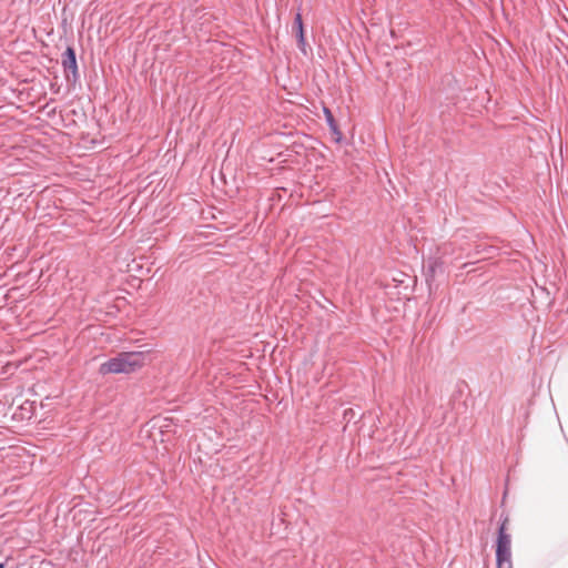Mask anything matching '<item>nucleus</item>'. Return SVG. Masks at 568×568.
Instances as JSON below:
<instances>
[{"label": "nucleus", "mask_w": 568, "mask_h": 568, "mask_svg": "<svg viewBox=\"0 0 568 568\" xmlns=\"http://www.w3.org/2000/svg\"><path fill=\"white\" fill-rule=\"evenodd\" d=\"M62 65H63L64 71L67 73L71 72L73 77H77V74H78V67H77L75 52L70 47L63 53Z\"/></svg>", "instance_id": "7ed1b4c3"}, {"label": "nucleus", "mask_w": 568, "mask_h": 568, "mask_svg": "<svg viewBox=\"0 0 568 568\" xmlns=\"http://www.w3.org/2000/svg\"><path fill=\"white\" fill-rule=\"evenodd\" d=\"M348 413H353L352 409L345 412V416L348 415V417H352V414Z\"/></svg>", "instance_id": "423d86ee"}, {"label": "nucleus", "mask_w": 568, "mask_h": 568, "mask_svg": "<svg viewBox=\"0 0 568 568\" xmlns=\"http://www.w3.org/2000/svg\"><path fill=\"white\" fill-rule=\"evenodd\" d=\"M509 518L505 516L499 525L496 540L497 568H513L511 535L508 532Z\"/></svg>", "instance_id": "f03ea898"}, {"label": "nucleus", "mask_w": 568, "mask_h": 568, "mask_svg": "<svg viewBox=\"0 0 568 568\" xmlns=\"http://www.w3.org/2000/svg\"><path fill=\"white\" fill-rule=\"evenodd\" d=\"M293 28L296 31L298 48L305 53L306 42H305L304 28H303V21H302L301 13H297L295 16Z\"/></svg>", "instance_id": "20e7f679"}, {"label": "nucleus", "mask_w": 568, "mask_h": 568, "mask_svg": "<svg viewBox=\"0 0 568 568\" xmlns=\"http://www.w3.org/2000/svg\"><path fill=\"white\" fill-rule=\"evenodd\" d=\"M0 568H4V565L0 562Z\"/></svg>", "instance_id": "6e6552de"}, {"label": "nucleus", "mask_w": 568, "mask_h": 568, "mask_svg": "<svg viewBox=\"0 0 568 568\" xmlns=\"http://www.w3.org/2000/svg\"><path fill=\"white\" fill-rule=\"evenodd\" d=\"M148 358L146 352H124L100 365L99 372L106 374H131L142 368Z\"/></svg>", "instance_id": "f257e3e1"}, {"label": "nucleus", "mask_w": 568, "mask_h": 568, "mask_svg": "<svg viewBox=\"0 0 568 568\" xmlns=\"http://www.w3.org/2000/svg\"><path fill=\"white\" fill-rule=\"evenodd\" d=\"M348 413H353L352 409L345 412V416L348 415V417H352V414Z\"/></svg>", "instance_id": "0eeeda50"}, {"label": "nucleus", "mask_w": 568, "mask_h": 568, "mask_svg": "<svg viewBox=\"0 0 568 568\" xmlns=\"http://www.w3.org/2000/svg\"><path fill=\"white\" fill-rule=\"evenodd\" d=\"M324 112L326 114L329 128L333 130L334 133L339 135V132L337 131V128H336V124H335V121H334V118H333L331 111L328 109H324Z\"/></svg>", "instance_id": "39448f33"}]
</instances>
